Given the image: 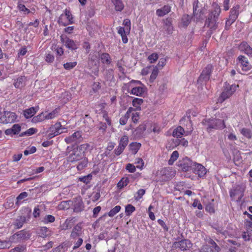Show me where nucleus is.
Instances as JSON below:
<instances>
[{"label": "nucleus", "mask_w": 252, "mask_h": 252, "mask_svg": "<svg viewBox=\"0 0 252 252\" xmlns=\"http://www.w3.org/2000/svg\"><path fill=\"white\" fill-rule=\"evenodd\" d=\"M76 148L84 158H85V154L88 152H90L92 150V147L88 143L82 144L79 146H77Z\"/></svg>", "instance_id": "obj_25"}, {"label": "nucleus", "mask_w": 252, "mask_h": 252, "mask_svg": "<svg viewBox=\"0 0 252 252\" xmlns=\"http://www.w3.org/2000/svg\"><path fill=\"white\" fill-rule=\"evenodd\" d=\"M158 68L157 66H155L154 67L153 70L151 73V74L150 77V82L151 83L154 82L155 80L156 79L157 77L158 76Z\"/></svg>", "instance_id": "obj_49"}, {"label": "nucleus", "mask_w": 252, "mask_h": 252, "mask_svg": "<svg viewBox=\"0 0 252 252\" xmlns=\"http://www.w3.org/2000/svg\"><path fill=\"white\" fill-rule=\"evenodd\" d=\"M18 116L15 113L8 111H4L2 114L1 124H10L18 121Z\"/></svg>", "instance_id": "obj_8"}, {"label": "nucleus", "mask_w": 252, "mask_h": 252, "mask_svg": "<svg viewBox=\"0 0 252 252\" xmlns=\"http://www.w3.org/2000/svg\"><path fill=\"white\" fill-rule=\"evenodd\" d=\"M239 50L249 57L252 58V48L245 41L241 42L238 46Z\"/></svg>", "instance_id": "obj_20"}, {"label": "nucleus", "mask_w": 252, "mask_h": 252, "mask_svg": "<svg viewBox=\"0 0 252 252\" xmlns=\"http://www.w3.org/2000/svg\"><path fill=\"white\" fill-rule=\"evenodd\" d=\"M30 235L25 230L18 231L10 237V241L12 243H18L29 239Z\"/></svg>", "instance_id": "obj_7"}, {"label": "nucleus", "mask_w": 252, "mask_h": 252, "mask_svg": "<svg viewBox=\"0 0 252 252\" xmlns=\"http://www.w3.org/2000/svg\"><path fill=\"white\" fill-rule=\"evenodd\" d=\"M71 205L74 212H81L84 210V205L80 196H78L71 200Z\"/></svg>", "instance_id": "obj_16"}, {"label": "nucleus", "mask_w": 252, "mask_h": 252, "mask_svg": "<svg viewBox=\"0 0 252 252\" xmlns=\"http://www.w3.org/2000/svg\"><path fill=\"white\" fill-rule=\"evenodd\" d=\"M202 124L207 127L208 131L213 129H222L226 127L225 122L217 118L204 120Z\"/></svg>", "instance_id": "obj_2"}, {"label": "nucleus", "mask_w": 252, "mask_h": 252, "mask_svg": "<svg viewBox=\"0 0 252 252\" xmlns=\"http://www.w3.org/2000/svg\"><path fill=\"white\" fill-rule=\"evenodd\" d=\"M220 13V7L216 4L214 7V10L210 12L208 15V18L205 21V26L210 29V34L218 28L217 21Z\"/></svg>", "instance_id": "obj_1"}, {"label": "nucleus", "mask_w": 252, "mask_h": 252, "mask_svg": "<svg viewBox=\"0 0 252 252\" xmlns=\"http://www.w3.org/2000/svg\"><path fill=\"white\" fill-rule=\"evenodd\" d=\"M45 60V61L48 63H52L54 61L55 57L53 54L49 53L46 54Z\"/></svg>", "instance_id": "obj_63"}, {"label": "nucleus", "mask_w": 252, "mask_h": 252, "mask_svg": "<svg viewBox=\"0 0 252 252\" xmlns=\"http://www.w3.org/2000/svg\"><path fill=\"white\" fill-rule=\"evenodd\" d=\"M103 118L106 121L109 126H112L111 119L109 117L107 112L104 111L102 112Z\"/></svg>", "instance_id": "obj_61"}, {"label": "nucleus", "mask_w": 252, "mask_h": 252, "mask_svg": "<svg viewBox=\"0 0 252 252\" xmlns=\"http://www.w3.org/2000/svg\"><path fill=\"white\" fill-rule=\"evenodd\" d=\"M171 10V7L168 5H164L162 8L156 10V14L158 17H163L169 13Z\"/></svg>", "instance_id": "obj_24"}, {"label": "nucleus", "mask_w": 252, "mask_h": 252, "mask_svg": "<svg viewBox=\"0 0 252 252\" xmlns=\"http://www.w3.org/2000/svg\"><path fill=\"white\" fill-rule=\"evenodd\" d=\"M82 228L81 226L77 225L75 226L71 231L70 234V237L72 239H75L77 236H79L81 235Z\"/></svg>", "instance_id": "obj_37"}, {"label": "nucleus", "mask_w": 252, "mask_h": 252, "mask_svg": "<svg viewBox=\"0 0 252 252\" xmlns=\"http://www.w3.org/2000/svg\"><path fill=\"white\" fill-rule=\"evenodd\" d=\"M12 245L10 238L9 240H0V249H9Z\"/></svg>", "instance_id": "obj_43"}, {"label": "nucleus", "mask_w": 252, "mask_h": 252, "mask_svg": "<svg viewBox=\"0 0 252 252\" xmlns=\"http://www.w3.org/2000/svg\"><path fill=\"white\" fill-rule=\"evenodd\" d=\"M77 64L76 62H67L63 64V67L66 70H70L75 67Z\"/></svg>", "instance_id": "obj_54"}, {"label": "nucleus", "mask_w": 252, "mask_h": 252, "mask_svg": "<svg viewBox=\"0 0 252 252\" xmlns=\"http://www.w3.org/2000/svg\"><path fill=\"white\" fill-rule=\"evenodd\" d=\"M45 120H46V115L45 113L43 112L37 116L33 117L32 119V122L34 123H37L39 122H43Z\"/></svg>", "instance_id": "obj_42"}, {"label": "nucleus", "mask_w": 252, "mask_h": 252, "mask_svg": "<svg viewBox=\"0 0 252 252\" xmlns=\"http://www.w3.org/2000/svg\"><path fill=\"white\" fill-rule=\"evenodd\" d=\"M72 227L71 220L66 219L62 225V230H67Z\"/></svg>", "instance_id": "obj_58"}, {"label": "nucleus", "mask_w": 252, "mask_h": 252, "mask_svg": "<svg viewBox=\"0 0 252 252\" xmlns=\"http://www.w3.org/2000/svg\"><path fill=\"white\" fill-rule=\"evenodd\" d=\"M209 243L211 246H203L201 248V252H219L220 251V247L217 245L214 240L210 239Z\"/></svg>", "instance_id": "obj_18"}, {"label": "nucleus", "mask_w": 252, "mask_h": 252, "mask_svg": "<svg viewBox=\"0 0 252 252\" xmlns=\"http://www.w3.org/2000/svg\"><path fill=\"white\" fill-rule=\"evenodd\" d=\"M129 146L130 151L133 154H136L141 147V144L136 142H132L129 144Z\"/></svg>", "instance_id": "obj_38"}, {"label": "nucleus", "mask_w": 252, "mask_h": 252, "mask_svg": "<svg viewBox=\"0 0 252 252\" xmlns=\"http://www.w3.org/2000/svg\"><path fill=\"white\" fill-rule=\"evenodd\" d=\"M192 246V244L188 239H182L179 241L175 242L172 245V249H179L181 251L189 250Z\"/></svg>", "instance_id": "obj_10"}, {"label": "nucleus", "mask_w": 252, "mask_h": 252, "mask_svg": "<svg viewBox=\"0 0 252 252\" xmlns=\"http://www.w3.org/2000/svg\"><path fill=\"white\" fill-rule=\"evenodd\" d=\"M191 20V17L188 14H184L181 19L180 26L183 28H187Z\"/></svg>", "instance_id": "obj_30"}, {"label": "nucleus", "mask_w": 252, "mask_h": 252, "mask_svg": "<svg viewBox=\"0 0 252 252\" xmlns=\"http://www.w3.org/2000/svg\"><path fill=\"white\" fill-rule=\"evenodd\" d=\"M71 200L63 201L58 206V209L60 210H65L69 209L71 207Z\"/></svg>", "instance_id": "obj_34"}, {"label": "nucleus", "mask_w": 252, "mask_h": 252, "mask_svg": "<svg viewBox=\"0 0 252 252\" xmlns=\"http://www.w3.org/2000/svg\"><path fill=\"white\" fill-rule=\"evenodd\" d=\"M134 110L133 107H130L128 108L126 112L120 119L119 123L121 125L124 126L126 124L130 114Z\"/></svg>", "instance_id": "obj_22"}, {"label": "nucleus", "mask_w": 252, "mask_h": 252, "mask_svg": "<svg viewBox=\"0 0 252 252\" xmlns=\"http://www.w3.org/2000/svg\"><path fill=\"white\" fill-rule=\"evenodd\" d=\"M81 132L79 131H77L74 132L71 136L66 137L65 141L67 143H71L72 142H75L79 140L81 138Z\"/></svg>", "instance_id": "obj_26"}, {"label": "nucleus", "mask_w": 252, "mask_h": 252, "mask_svg": "<svg viewBox=\"0 0 252 252\" xmlns=\"http://www.w3.org/2000/svg\"><path fill=\"white\" fill-rule=\"evenodd\" d=\"M145 192L146 190L144 189H138L134 196L135 200L136 201L140 200L145 194Z\"/></svg>", "instance_id": "obj_52"}, {"label": "nucleus", "mask_w": 252, "mask_h": 252, "mask_svg": "<svg viewBox=\"0 0 252 252\" xmlns=\"http://www.w3.org/2000/svg\"><path fill=\"white\" fill-rule=\"evenodd\" d=\"M245 227L247 231L252 232V221L246 220L244 222Z\"/></svg>", "instance_id": "obj_64"}, {"label": "nucleus", "mask_w": 252, "mask_h": 252, "mask_svg": "<svg viewBox=\"0 0 252 252\" xmlns=\"http://www.w3.org/2000/svg\"><path fill=\"white\" fill-rule=\"evenodd\" d=\"M180 124L185 127L186 129V135H188L191 133L193 130V127L191 118L185 115L180 120Z\"/></svg>", "instance_id": "obj_14"}, {"label": "nucleus", "mask_w": 252, "mask_h": 252, "mask_svg": "<svg viewBox=\"0 0 252 252\" xmlns=\"http://www.w3.org/2000/svg\"><path fill=\"white\" fill-rule=\"evenodd\" d=\"M58 22L60 25L66 26L73 23V17L69 9L66 8L59 17Z\"/></svg>", "instance_id": "obj_4"}, {"label": "nucleus", "mask_w": 252, "mask_h": 252, "mask_svg": "<svg viewBox=\"0 0 252 252\" xmlns=\"http://www.w3.org/2000/svg\"><path fill=\"white\" fill-rule=\"evenodd\" d=\"M158 55L157 53H154L150 55H149L148 57V60L151 63H155L158 59Z\"/></svg>", "instance_id": "obj_57"}, {"label": "nucleus", "mask_w": 252, "mask_h": 252, "mask_svg": "<svg viewBox=\"0 0 252 252\" xmlns=\"http://www.w3.org/2000/svg\"><path fill=\"white\" fill-rule=\"evenodd\" d=\"M121 207L119 205H117L112 208L108 213V216L110 217H114L116 214L121 210Z\"/></svg>", "instance_id": "obj_51"}, {"label": "nucleus", "mask_w": 252, "mask_h": 252, "mask_svg": "<svg viewBox=\"0 0 252 252\" xmlns=\"http://www.w3.org/2000/svg\"><path fill=\"white\" fill-rule=\"evenodd\" d=\"M128 136L127 135H124L121 138L119 142V145L125 149L128 143Z\"/></svg>", "instance_id": "obj_45"}, {"label": "nucleus", "mask_w": 252, "mask_h": 252, "mask_svg": "<svg viewBox=\"0 0 252 252\" xmlns=\"http://www.w3.org/2000/svg\"><path fill=\"white\" fill-rule=\"evenodd\" d=\"M66 244L62 243L58 247L54 248L52 250L53 252H63L65 251Z\"/></svg>", "instance_id": "obj_55"}, {"label": "nucleus", "mask_w": 252, "mask_h": 252, "mask_svg": "<svg viewBox=\"0 0 252 252\" xmlns=\"http://www.w3.org/2000/svg\"><path fill=\"white\" fill-rule=\"evenodd\" d=\"M82 159V160L79 163L77 166V168L79 171L82 170L85 167L87 166L88 163V160L87 158H84Z\"/></svg>", "instance_id": "obj_47"}, {"label": "nucleus", "mask_w": 252, "mask_h": 252, "mask_svg": "<svg viewBox=\"0 0 252 252\" xmlns=\"http://www.w3.org/2000/svg\"><path fill=\"white\" fill-rule=\"evenodd\" d=\"M129 182V180L128 177H123L118 183L117 187L119 189H121L126 187Z\"/></svg>", "instance_id": "obj_39"}, {"label": "nucleus", "mask_w": 252, "mask_h": 252, "mask_svg": "<svg viewBox=\"0 0 252 252\" xmlns=\"http://www.w3.org/2000/svg\"><path fill=\"white\" fill-rule=\"evenodd\" d=\"M148 131L149 133L152 131L155 133L158 134L161 131V128L158 124L153 123L151 125V129H148Z\"/></svg>", "instance_id": "obj_46"}, {"label": "nucleus", "mask_w": 252, "mask_h": 252, "mask_svg": "<svg viewBox=\"0 0 252 252\" xmlns=\"http://www.w3.org/2000/svg\"><path fill=\"white\" fill-rule=\"evenodd\" d=\"M38 111V108L32 107L23 111V115L26 119L32 118Z\"/></svg>", "instance_id": "obj_27"}, {"label": "nucleus", "mask_w": 252, "mask_h": 252, "mask_svg": "<svg viewBox=\"0 0 252 252\" xmlns=\"http://www.w3.org/2000/svg\"><path fill=\"white\" fill-rule=\"evenodd\" d=\"M111 0L116 11L121 12L124 9L125 5L122 0Z\"/></svg>", "instance_id": "obj_29"}, {"label": "nucleus", "mask_w": 252, "mask_h": 252, "mask_svg": "<svg viewBox=\"0 0 252 252\" xmlns=\"http://www.w3.org/2000/svg\"><path fill=\"white\" fill-rule=\"evenodd\" d=\"M26 81L27 79L25 76H21L14 79L13 85L16 88L20 89L25 86Z\"/></svg>", "instance_id": "obj_23"}, {"label": "nucleus", "mask_w": 252, "mask_h": 252, "mask_svg": "<svg viewBox=\"0 0 252 252\" xmlns=\"http://www.w3.org/2000/svg\"><path fill=\"white\" fill-rule=\"evenodd\" d=\"M194 162L189 158L186 157L178 161L177 166L183 172H188L192 169Z\"/></svg>", "instance_id": "obj_12"}, {"label": "nucleus", "mask_w": 252, "mask_h": 252, "mask_svg": "<svg viewBox=\"0 0 252 252\" xmlns=\"http://www.w3.org/2000/svg\"><path fill=\"white\" fill-rule=\"evenodd\" d=\"M64 129H66V128L61 125V122H57L50 127L48 131V137L50 139L52 138L63 133Z\"/></svg>", "instance_id": "obj_6"}, {"label": "nucleus", "mask_w": 252, "mask_h": 252, "mask_svg": "<svg viewBox=\"0 0 252 252\" xmlns=\"http://www.w3.org/2000/svg\"><path fill=\"white\" fill-rule=\"evenodd\" d=\"M67 158L68 161L73 162L79 161L84 158V157L76 148L73 149L72 153L69 155Z\"/></svg>", "instance_id": "obj_19"}, {"label": "nucleus", "mask_w": 252, "mask_h": 252, "mask_svg": "<svg viewBox=\"0 0 252 252\" xmlns=\"http://www.w3.org/2000/svg\"><path fill=\"white\" fill-rule=\"evenodd\" d=\"M21 130V126L19 124H14L11 128L6 129L4 133L7 136L12 137L14 135L18 134Z\"/></svg>", "instance_id": "obj_21"}, {"label": "nucleus", "mask_w": 252, "mask_h": 252, "mask_svg": "<svg viewBox=\"0 0 252 252\" xmlns=\"http://www.w3.org/2000/svg\"><path fill=\"white\" fill-rule=\"evenodd\" d=\"M240 5L239 4H237L236 5L233 7L230 10V14H233V15L238 17L239 12V10L240 9Z\"/></svg>", "instance_id": "obj_60"}, {"label": "nucleus", "mask_w": 252, "mask_h": 252, "mask_svg": "<svg viewBox=\"0 0 252 252\" xmlns=\"http://www.w3.org/2000/svg\"><path fill=\"white\" fill-rule=\"evenodd\" d=\"M238 87V85H230L227 82H225L223 86V91L218 98V101L222 103L229 98L235 92Z\"/></svg>", "instance_id": "obj_3"}, {"label": "nucleus", "mask_w": 252, "mask_h": 252, "mask_svg": "<svg viewBox=\"0 0 252 252\" xmlns=\"http://www.w3.org/2000/svg\"><path fill=\"white\" fill-rule=\"evenodd\" d=\"M60 108H57L48 114L46 115V120H51L57 117L60 113Z\"/></svg>", "instance_id": "obj_40"}, {"label": "nucleus", "mask_w": 252, "mask_h": 252, "mask_svg": "<svg viewBox=\"0 0 252 252\" xmlns=\"http://www.w3.org/2000/svg\"><path fill=\"white\" fill-rule=\"evenodd\" d=\"M245 187L243 185H236L229 191L230 196L232 199H238L240 201L244 196Z\"/></svg>", "instance_id": "obj_9"}, {"label": "nucleus", "mask_w": 252, "mask_h": 252, "mask_svg": "<svg viewBox=\"0 0 252 252\" xmlns=\"http://www.w3.org/2000/svg\"><path fill=\"white\" fill-rule=\"evenodd\" d=\"M216 116L218 118V119H220L224 122L228 119V113L225 112L224 109H221L220 112L216 113Z\"/></svg>", "instance_id": "obj_41"}, {"label": "nucleus", "mask_w": 252, "mask_h": 252, "mask_svg": "<svg viewBox=\"0 0 252 252\" xmlns=\"http://www.w3.org/2000/svg\"><path fill=\"white\" fill-rule=\"evenodd\" d=\"M146 128V127L145 125H140L134 130V131L133 132L134 135L136 137L141 136L145 131Z\"/></svg>", "instance_id": "obj_36"}, {"label": "nucleus", "mask_w": 252, "mask_h": 252, "mask_svg": "<svg viewBox=\"0 0 252 252\" xmlns=\"http://www.w3.org/2000/svg\"><path fill=\"white\" fill-rule=\"evenodd\" d=\"M26 247L24 246L19 245L11 249L10 252H25Z\"/></svg>", "instance_id": "obj_62"}, {"label": "nucleus", "mask_w": 252, "mask_h": 252, "mask_svg": "<svg viewBox=\"0 0 252 252\" xmlns=\"http://www.w3.org/2000/svg\"><path fill=\"white\" fill-rule=\"evenodd\" d=\"M179 153L177 151H174L171 154L170 156V158L168 161V163L169 165H172L173 164L174 162L178 159L179 158Z\"/></svg>", "instance_id": "obj_44"}, {"label": "nucleus", "mask_w": 252, "mask_h": 252, "mask_svg": "<svg viewBox=\"0 0 252 252\" xmlns=\"http://www.w3.org/2000/svg\"><path fill=\"white\" fill-rule=\"evenodd\" d=\"M135 211V207L131 204H127L125 207V213L126 216H130Z\"/></svg>", "instance_id": "obj_50"}, {"label": "nucleus", "mask_w": 252, "mask_h": 252, "mask_svg": "<svg viewBox=\"0 0 252 252\" xmlns=\"http://www.w3.org/2000/svg\"><path fill=\"white\" fill-rule=\"evenodd\" d=\"M214 70V66L213 64L209 63L207 64L203 69L201 74L200 75L197 82L198 83H206L210 80L211 74Z\"/></svg>", "instance_id": "obj_5"}, {"label": "nucleus", "mask_w": 252, "mask_h": 252, "mask_svg": "<svg viewBox=\"0 0 252 252\" xmlns=\"http://www.w3.org/2000/svg\"><path fill=\"white\" fill-rule=\"evenodd\" d=\"M186 134V131L181 126H177L173 132V136L174 137H181L184 134Z\"/></svg>", "instance_id": "obj_35"}, {"label": "nucleus", "mask_w": 252, "mask_h": 252, "mask_svg": "<svg viewBox=\"0 0 252 252\" xmlns=\"http://www.w3.org/2000/svg\"><path fill=\"white\" fill-rule=\"evenodd\" d=\"M192 171L200 178H204L206 174L207 170L205 167L200 163L194 162Z\"/></svg>", "instance_id": "obj_17"}, {"label": "nucleus", "mask_w": 252, "mask_h": 252, "mask_svg": "<svg viewBox=\"0 0 252 252\" xmlns=\"http://www.w3.org/2000/svg\"><path fill=\"white\" fill-rule=\"evenodd\" d=\"M55 220V218L54 216L51 215H46L43 220V222L44 223H52L54 222Z\"/></svg>", "instance_id": "obj_56"}, {"label": "nucleus", "mask_w": 252, "mask_h": 252, "mask_svg": "<svg viewBox=\"0 0 252 252\" xmlns=\"http://www.w3.org/2000/svg\"><path fill=\"white\" fill-rule=\"evenodd\" d=\"M48 228L46 226L41 227L39 229V234L40 236L43 238H45L48 236Z\"/></svg>", "instance_id": "obj_53"}, {"label": "nucleus", "mask_w": 252, "mask_h": 252, "mask_svg": "<svg viewBox=\"0 0 252 252\" xmlns=\"http://www.w3.org/2000/svg\"><path fill=\"white\" fill-rule=\"evenodd\" d=\"M241 133L248 139H251L252 137V131L250 129L247 128H243L240 130Z\"/></svg>", "instance_id": "obj_48"}, {"label": "nucleus", "mask_w": 252, "mask_h": 252, "mask_svg": "<svg viewBox=\"0 0 252 252\" xmlns=\"http://www.w3.org/2000/svg\"><path fill=\"white\" fill-rule=\"evenodd\" d=\"M101 63L106 65H109L112 62V60L110 55L107 53H103L100 55L99 57Z\"/></svg>", "instance_id": "obj_31"}, {"label": "nucleus", "mask_w": 252, "mask_h": 252, "mask_svg": "<svg viewBox=\"0 0 252 252\" xmlns=\"http://www.w3.org/2000/svg\"><path fill=\"white\" fill-rule=\"evenodd\" d=\"M135 163L136 164V168L142 170L143 168L144 162L141 158H137L136 159Z\"/></svg>", "instance_id": "obj_59"}, {"label": "nucleus", "mask_w": 252, "mask_h": 252, "mask_svg": "<svg viewBox=\"0 0 252 252\" xmlns=\"http://www.w3.org/2000/svg\"><path fill=\"white\" fill-rule=\"evenodd\" d=\"M236 63L244 72H247L252 68V66L249 63L248 59L243 55H240L237 57Z\"/></svg>", "instance_id": "obj_11"}, {"label": "nucleus", "mask_w": 252, "mask_h": 252, "mask_svg": "<svg viewBox=\"0 0 252 252\" xmlns=\"http://www.w3.org/2000/svg\"><path fill=\"white\" fill-rule=\"evenodd\" d=\"M60 39L62 43L64 44L65 46L69 50H75L79 48V44L77 42L66 36L62 35L60 36Z\"/></svg>", "instance_id": "obj_15"}, {"label": "nucleus", "mask_w": 252, "mask_h": 252, "mask_svg": "<svg viewBox=\"0 0 252 252\" xmlns=\"http://www.w3.org/2000/svg\"><path fill=\"white\" fill-rule=\"evenodd\" d=\"M28 196V193L24 191L20 193L18 196L16 197V201L15 202V205L17 206H20L23 203L26 201L27 199L26 198Z\"/></svg>", "instance_id": "obj_28"}, {"label": "nucleus", "mask_w": 252, "mask_h": 252, "mask_svg": "<svg viewBox=\"0 0 252 252\" xmlns=\"http://www.w3.org/2000/svg\"><path fill=\"white\" fill-rule=\"evenodd\" d=\"M129 93L136 96H141L144 93V88L142 86L135 87L132 88Z\"/></svg>", "instance_id": "obj_32"}, {"label": "nucleus", "mask_w": 252, "mask_h": 252, "mask_svg": "<svg viewBox=\"0 0 252 252\" xmlns=\"http://www.w3.org/2000/svg\"><path fill=\"white\" fill-rule=\"evenodd\" d=\"M143 99L142 98L137 97L134 98L132 101V106L134 107L133 108L134 109L133 111L136 110H141V106L143 103Z\"/></svg>", "instance_id": "obj_33"}, {"label": "nucleus", "mask_w": 252, "mask_h": 252, "mask_svg": "<svg viewBox=\"0 0 252 252\" xmlns=\"http://www.w3.org/2000/svg\"><path fill=\"white\" fill-rule=\"evenodd\" d=\"M23 210H25L27 212V214L24 216H18L16 219L14 225L17 228H21L23 224L28 221L30 219L31 210H29L27 208H23Z\"/></svg>", "instance_id": "obj_13"}]
</instances>
